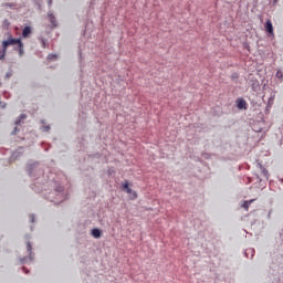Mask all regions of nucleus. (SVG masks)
Here are the masks:
<instances>
[{
  "label": "nucleus",
  "instance_id": "f8f14e48",
  "mask_svg": "<svg viewBox=\"0 0 283 283\" xmlns=\"http://www.w3.org/2000/svg\"><path fill=\"white\" fill-rule=\"evenodd\" d=\"M42 48H45V40H42Z\"/></svg>",
  "mask_w": 283,
  "mask_h": 283
},
{
  "label": "nucleus",
  "instance_id": "ddd939ff",
  "mask_svg": "<svg viewBox=\"0 0 283 283\" xmlns=\"http://www.w3.org/2000/svg\"><path fill=\"white\" fill-rule=\"evenodd\" d=\"M13 134H17V128H14V132H13Z\"/></svg>",
  "mask_w": 283,
  "mask_h": 283
},
{
  "label": "nucleus",
  "instance_id": "9d476101",
  "mask_svg": "<svg viewBox=\"0 0 283 283\" xmlns=\"http://www.w3.org/2000/svg\"><path fill=\"white\" fill-rule=\"evenodd\" d=\"M27 251H29V255H32V243L27 242Z\"/></svg>",
  "mask_w": 283,
  "mask_h": 283
},
{
  "label": "nucleus",
  "instance_id": "f03ea898",
  "mask_svg": "<svg viewBox=\"0 0 283 283\" xmlns=\"http://www.w3.org/2000/svg\"><path fill=\"white\" fill-rule=\"evenodd\" d=\"M123 189L124 191H126V193H128L130 196V200H136V198H138V193H136V191L132 190V188H129V184L126 181L125 184H123Z\"/></svg>",
  "mask_w": 283,
  "mask_h": 283
},
{
  "label": "nucleus",
  "instance_id": "f257e3e1",
  "mask_svg": "<svg viewBox=\"0 0 283 283\" xmlns=\"http://www.w3.org/2000/svg\"><path fill=\"white\" fill-rule=\"evenodd\" d=\"M10 45H18V52L20 56H23V42H21V39H14L12 34L9 33L8 39L2 41L0 61H6V54H8V48H10Z\"/></svg>",
  "mask_w": 283,
  "mask_h": 283
},
{
  "label": "nucleus",
  "instance_id": "9b49d317",
  "mask_svg": "<svg viewBox=\"0 0 283 283\" xmlns=\"http://www.w3.org/2000/svg\"><path fill=\"white\" fill-rule=\"evenodd\" d=\"M276 76H277V78H282V76H283V75H282V72L277 71V72H276Z\"/></svg>",
  "mask_w": 283,
  "mask_h": 283
},
{
  "label": "nucleus",
  "instance_id": "20e7f679",
  "mask_svg": "<svg viewBox=\"0 0 283 283\" xmlns=\"http://www.w3.org/2000/svg\"><path fill=\"white\" fill-rule=\"evenodd\" d=\"M265 32L273 35V22H271V20H266L265 22Z\"/></svg>",
  "mask_w": 283,
  "mask_h": 283
},
{
  "label": "nucleus",
  "instance_id": "39448f33",
  "mask_svg": "<svg viewBox=\"0 0 283 283\" xmlns=\"http://www.w3.org/2000/svg\"><path fill=\"white\" fill-rule=\"evenodd\" d=\"M30 34H32V29L30 27H25L22 31V36L24 39H28V36H30Z\"/></svg>",
  "mask_w": 283,
  "mask_h": 283
},
{
  "label": "nucleus",
  "instance_id": "6e6552de",
  "mask_svg": "<svg viewBox=\"0 0 283 283\" xmlns=\"http://www.w3.org/2000/svg\"><path fill=\"white\" fill-rule=\"evenodd\" d=\"M91 233H92L93 238H96V239L101 238V230H98L96 228L93 229Z\"/></svg>",
  "mask_w": 283,
  "mask_h": 283
},
{
  "label": "nucleus",
  "instance_id": "423d86ee",
  "mask_svg": "<svg viewBox=\"0 0 283 283\" xmlns=\"http://www.w3.org/2000/svg\"><path fill=\"white\" fill-rule=\"evenodd\" d=\"M48 17H49V21H50L52 28H56V18L54 17V14L49 13Z\"/></svg>",
  "mask_w": 283,
  "mask_h": 283
},
{
  "label": "nucleus",
  "instance_id": "4468645a",
  "mask_svg": "<svg viewBox=\"0 0 283 283\" xmlns=\"http://www.w3.org/2000/svg\"><path fill=\"white\" fill-rule=\"evenodd\" d=\"M49 3L51 4V3H52V0H49Z\"/></svg>",
  "mask_w": 283,
  "mask_h": 283
},
{
  "label": "nucleus",
  "instance_id": "1a4fd4ad",
  "mask_svg": "<svg viewBox=\"0 0 283 283\" xmlns=\"http://www.w3.org/2000/svg\"><path fill=\"white\" fill-rule=\"evenodd\" d=\"M25 115H20L19 119L15 122V125H21V120H25Z\"/></svg>",
  "mask_w": 283,
  "mask_h": 283
},
{
  "label": "nucleus",
  "instance_id": "7ed1b4c3",
  "mask_svg": "<svg viewBox=\"0 0 283 283\" xmlns=\"http://www.w3.org/2000/svg\"><path fill=\"white\" fill-rule=\"evenodd\" d=\"M238 109H248L249 104L247 103L245 98L239 97L235 101Z\"/></svg>",
  "mask_w": 283,
  "mask_h": 283
},
{
  "label": "nucleus",
  "instance_id": "0eeeda50",
  "mask_svg": "<svg viewBox=\"0 0 283 283\" xmlns=\"http://www.w3.org/2000/svg\"><path fill=\"white\" fill-rule=\"evenodd\" d=\"M253 202H255V199H251V200L244 201L243 209L245 211H249V207H251V205H253Z\"/></svg>",
  "mask_w": 283,
  "mask_h": 283
}]
</instances>
